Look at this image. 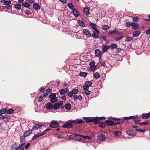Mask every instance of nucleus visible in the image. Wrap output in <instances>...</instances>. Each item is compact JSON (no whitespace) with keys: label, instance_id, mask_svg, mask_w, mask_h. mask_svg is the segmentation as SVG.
<instances>
[{"label":"nucleus","instance_id":"nucleus-54","mask_svg":"<svg viewBox=\"0 0 150 150\" xmlns=\"http://www.w3.org/2000/svg\"><path fill=\"white\" fill-rule=\"evenodd\" d=\"M92 37L94 38H98V35H96L95 32H93V34L92 35Z\"/></svg>","mask_w":150,"mask_h":150},{"label":"nucleus","instance_id":"nucleus-12","mask_svg":"<svg viewBox=\"0 0 150 150\" xmlns=\"http://www.w3.org/2000/svg\"><path fill=\"white\" fill-rule=\"evenodd\" d=\"M72 12L73 14L76 17H78L79 15V11L75 8L72 10Z\"/></svg>","mask_w":150,"mask_h":150},{"label":"nucleus","instance_id":"nucleus-43","mask_svg":"<svg viewBox=\"0 0 150 150\" xmlns=\"http://www.w3.org/2000/svg\"><path fill=\"white\" fill-rule=\"evenodd\" d=\"M80 75L84 77H86L87 76V73L84 72H81L80 73Z\"/></svg>","mask_w":150,"mask_h":150},{"label":"nucleus","instance_id":"nucleus-45","mask_svg":"<svg viewBox=\"0 0 150 150\" xmlns=\"http://www.w3.org/2000/svg\"><path fill=\"white\" fill-rule=\"evenodd\" d=\"M105 125L106 124L105 123L103 122L100 123L99 125V126L102 128H103L105 127Z\"/></svg>","mask_w":150,"mask_h":150},{"label":"nucleus","instance_id":"nucleus-16","mask_svg":"<svg viewBox=\"0 0 150 150\" xmlns=\"http://www.w3.org/2000/svg\"><path fill=\"white\" fill-rule=\"evenodd\" d=\"M118 30H110L108 32V36H110L111 35L117 34L118 33Z\"/></svg>","mask_w":150,"mask_h":150},{"label":"nucleus","instance_id":"nucleus-55","mask_svg":"<svg viewBox=\"0 0 150 150\" xmlns=\"http://www.w3.org/2000/svg\"><path fill=\"white\" fill-rule=\"evenodd\" d=\"M137 117H138V116L137 115H136L135 116H130L129 117V120L130 119H134L135 118H136Z\"/></svg>","mask_w":150,"mask_h":150},{"label":"nucleus","instance_id":"nucleus-64","mask_svg":"<svg viewBox=\"0 0 150 150\" xmlns=\"http://www.w3.org/2000/svg\"><path fill=\"white\" fill-rule=\"evenodd\" d=\"M38 98V102H41L43 100V97L42 96L39 97Z\"/></svg>","mask_w":150,"mask_h":150},{"label":"nucleus","instance_id":"nucleus-31","mask_svg":"<svg viewBox=\"0 0 150 150\" xmlns=\"http://www.w3.org/2000/svg\"><path fill=\"white\" fill-rule=\"evenodd\" d=\"M78 22L79 25L82 27H84L85 24L83 21L79 20L78 21Z\"/></svg>","mask_w":150,"mask_h":150},{"label":"nucleus","instance_id":"nucleus-40","mask_svg":"<svg viewBox=\"0 0 150 150\" xmlns=\"http://www.w3.org/2000/svg\"><path fill=\"white\" fill-rule=\"evenodd\" d=\"M110 28V27L108 25H104L103 26L102 28L104 30H107Z\"/></svg>","mask_w":150,"mask_h":150},{"label":"nucleus","instance_id":"nucleus-35","mask_svg":"<svg viewBox=\"0 0 150 150\" xmlns=\"http://www.w3.org/2000/svg\"><path fill=\"white\" fill-rule=\"evenodd\" d=\"M110 48L113 49L116 48L117 47V45L113 43L111 44L109 46Z\"/></svg>","mask_w":150,"mask_h":150},{"label":"nucleus","instance_id":"nucleus-42","mask_svg":"<svg viewBox=\"0 0 150 150\" xmlns=\"http://www.w3.org/2000/svg\"><path fill=\"white\" fill-rule=\"evenodd\" d=\"M56 94L54 93H52L50 94L49 96L50 98V99L56 98Z\"/></svg>","mask_w":150,"mask_h":150},{"label":"nucleus","instance_id":"nucleus-22","mask_svg":"<svg viewBox=\"0 0 150 150\" xmlns=\"http://www.w3.org/2000/svg\"><path fill=\"white\" fill-rule=\"evenodd\" d=\"M132 26L134 30L137 29L139 27L138 24L137 23L133 22Z\"/></svg>","mask_w":150,"mask_h":150},{"label":"nucleus","instance_id":"nucleus-21","mask_svg":"<svg viewBox=\"0 0 150 150\" xmlns=\"http://www.w3.org/2000/svg\"><path fill=\"white\" fill-rule=\"evenodd\" d=\"M10 119V117L7 116H4L3 117V120L5 122L9 121Z\"/></svg>","mask_w":150,"mask_h":150},{"label":"nucleus","instance_id":"nucleus-5","mask_svg":"<svg viewBox=\"0 0 150 150\" xmlns=\"http://www.w3.org/2000/svg\"><path fill=\"white\" fill-rule=\"evenodd\" d=\"M58 124L56 121L52 120L50 124V126L52 128H55L58 126Z\"/></svg>","mask_w":150,"mask_h":150},{"label":"nucleus","instance_id":"nucleus-15","mask_svg":"<svg viewBox=\"0 0 150 150\" xmlns=\"http://www.w3.org/2000/svg\"><path fill=\"white\" fill-rule=\"evenodd\" d=\"M113 120L114 125H120V122H121L120 119L117 118L114 119Z\"/></svg>","mask_w":150,"mask_h":150},{"label":"nucleus","instance_id":"nucleus-28","mask_svg":"<svg viewBox=\"0 0 150 150\" xmlns=\"http://www.w3.org/2000/svg\"><path fill=\"white\" fill-rule=\"evenodd\" d=\"M14 8L18 10L21 9V5L18 4H14Z\"/></svg>","mask_w":150,"mask_h":150},{"label":"nucleus","instance_id":"nucleus-36","mask_svg":"<svg viewBox=\"0 0 150 150\" xmlns=\"http://www.w3.org/2000/svg\"><path fill=\"white\" fill-rule=\"evenodd\" d=\"M53 107L55 109H57L59 107V104L58 103H56L53 106Z\"/></svg>","mask_w":150,"mask_h":150},{"label":"nucleus","instance_id":"nucleus-29","mask_svg":"<svg viewBox=\"0 0 150 150\" xmlns=\"http://www.w3.org/2000/svg\"><path fill=\"white\" fill-rule=\"evenodd\" d=\"M101 54V51L99 49H96L95 50V55L97 57H99Z\"/></svg>","mask_w":150,"mask_h":150},{"label":"nucleus","instance_id":"nucleus-56","mask_svg":"<svg viewBox=\"0 0 150 150\" xmlns=\"http://www.w3.org/2000/svg\"><path fill=\"white\" fill-rule=\"evenodd\" d=\"M72 91L73 93H78V92L79 91V90L77 89L74 88L73 89Z\"/></svg>","mask_w":150,"mask_h":150},{"label":"nucleus","instance_id":"nucleus-9","mask_svg":"<svg viewBox=\"0 0 150 150\" xmlns=\"http://www.w3.org/2000/svg\"><path fill=\"white\" fill-rule=\"evenodd\" d=\"M98 138L99 140L101 141H104L106 139L105 136L103 134L99 135Z\"/></svg>","mask_w":150,"mask_h":150},{"label":"nucleus","instance_id":"nucleus-51","mask_svg":"<svg viewBox=\"0 0 150 150\" xmlns=\"http://www.w3.org/2000/svg\"><path fill=\"white\" fill-rule=\"evenodd\" d=\"M133 22H127L126 23V25L127 26L129 27L130 26H132Z\"/></svg>","mask_w":150,"mask_h":150},{"label":"nucleus","instance_id":"nucleus-13","mask_svg":"<svg viewBox=\"0 0 150 150\" xmlns=\"http://www.w3.org/2000/svg\"><path fill=\"white\" fill-rule=\"evenodd\" d=\"M32 132V131L31 129H29L28 130L25 131L24 132V137H26L30 135Z\"/></svg>","mask_w":150,"mask_h":150},{"label":"nucleus","instance_id":"nucleus-46","mask_svg":"<svg viewBox=\"0 0 150 150\" xmlns=\"http://www.w3.org/2000/svg\"><path fill=\"white\" fill-rule=\"evenodd\" d=\"M96 69V67H90L89 69V71H94Z\"/></svg>","mask_w":150,"mask_h":150},{"label":"nucleus","instance_id":"nucleus-6","mask_svg":"<svg viewBox=\"0 0 150 150\" xmlns=\"http://www.w3.org/2000/svg\"><path fill=\"white\" fill-rule=\"evenodd\" d=\"M99 117H96L92 118V122H93L95 124L100 123Z\"/></svg>","mask_w":150,"mask_h":150},{"label":"nucleus","instance_id":"nucleus-17","mask_svg":"<svg viewBox=\"0 0 150 150\" xmlns=\"http://www.w3.org/2000/svg\"><path fill=\"white\" fill-rule=\"evenodd\" d=\"M1 3H3L4 5H9L11 3V1L10 0H1Z\"/></svg>","mask_w":150,"mask_h":150},{"label":"nucleus","instance_id":"nucleus-7","mask_svg":"<svg viewBox=\"0 0 150 150\" xmlns=\"http://www.w3.org/2000/svg\"><path fill=\"white\" fill-rule=\"evenodd\" d=\"M42 126L41 123H37L32 128V129L33 130H36L41 127Z\"/></svg>","mask_w":150,"mask_h":150},{"label":"nucleus","instance_id":"nucleus-23","mask_svg":"<svg viewBox=\"0 0 150 150\" xmlns=\"http://www.w3.org/2000/svg\"><path fill=\"white\" fill-rule=\"evenodd\" d=\"M105 122L108 125L111 126L114 125V122L112 120H106Z\"/></svg>","mask_w":150,"mask_h":150},{"label":"nucleus","instance_id":"nucleus-30","mask_svg":"<svg viewBox=\"0 0 150 150\" xmlns=\"http://www.w3.org/2000/svg\"><path fill=\"white\" fill-rule=\"evenodd\" d=\"M83 118L86 120V122H92L91 117H83Z\"/></svg>","mask_w":150,"mask_h":150},{"label":"nucleus","instance_id":"nucleus-2","mask_svg":"<svg viewBox=\"0 0 150 150\" xmlns=\"http://www.w3.org/2000/svg\"><path fill=\"white\" fill-rule=\"evenodd\" d=\"M92 84V83L91 81L86 82L83 86V88L84 90H88L90 86H91Z\"/></svg>","mask_w":150,"mask_h":150},{"label":"nucleus","instance_id":"nucleus-14","mask_svg":"<svg viewBox=\"0 0 150 150\" xmlns=\"http://www.w3.org/2000/svg\"><path fill=\"white\" fill-rule=\"evenodd\" d=\"M33 8L36 10H39L40 9V6L38 3H35L33 4Z\"/></svg>","mask_w":150,"mask_h":150},{"label":"nucleus","instance_id":"nucleus-37","mask_svg":"<svg viewBox=\"0 0 150 150\" xmlns=\"http://www.w3.org/2000/svg\"><path fill=\"white\" fill-rule=\"evenodd\" d=\"M22 5L25 7H27L28 8H29L30 7V5L28 2L23 3Z\"/></svg>","mask_w":150,"mask_h":150},{"label":"nucleus","instance_id":"nucleus-32","mask_svg":"<svg viewBox=\"0 0 150 150\" xmlns=\"http://www.w3.org/2000/svg\"><path fill=\"white\" fill-rule=\"evenodd\" d=\"M142 118H148L150 117V114L148 113L146 114L143 115H142Z\"/></svg>","mask_w":150,"mask_h":150},{"label":"nucleus","instance_id":"nucleus-59","mask_svg":"<svg viewBox=\"0 0 150 150\" xmlns=\"http://www.w3.org/2000/svg\"><path fill=\"white\" fill-rule=\"evenodd\" d=\"M83 136L82 137H83V139L84 140H85L87 139H90L91 138V137L88 136H84L82 135Z\"/></svg>","mask_w":150,"mask_h":150},{"label":"nucleus","instance_id":"nucleus-41","mask_svg":"<svg viewBox=\"0 0 150 150\" xmlns=\"http://www.w3.org/2000/svg\"><path fill=\"white\" fill-rule=\"evenodd\" d=\"M133 39V38L132 37H128L126 38L125 39V41L126 42H130Z\"/></svg>","mask_w":150,"mask_h":150},{"label":"nucleus","instance_id":"nucleus-61","mask_svg":"<svg viewBox=\"0 0 150 150\" xmlns=\"http://www.w3.org/2000/svg\"><path fill=\"white\" fill-rule=\"evenodd\" d=\"M25 143H23L21 145L19 146H18V148H17L18 149H22V148L25 145Z\"/></svg>","mask_w":150,"mask_h":150},{"label":"nucleus","instance_id":"nucleus-44","mask_svg":"<svg viewBox=\"0 0 150 150\" xmlns=\"http://www.w3.org/2000/svg\"><path fill=\"white\" fill-rule=\"evenodd\" d=\"M135 130L137 132H144L145 131L146 129H136Z\"/></svg>","mask_w":150,"mask_h":150},{"label":"nucleus","instance_id":"nucleus-27","mask_svg":"<svg viewBox=\"0 0 150 150\" xmlns=\"http://www.w3.org/2000/svg\"><path fill=\"white\" fill-rule=\"evenodd\" d=\"M140 32L139 31H136L133 34V36L134 37H137L140 34Z\"/></svg>","mask_w":150,"mask_h":150},{"label":"nucleus","instance_id":"nucleus-39","mask_svg":"<svg viewBox=\"0 0 150 150\" xmlns=\"http://www.w3.org/2000/svg\"><path fill=\"white\" fill-rule=\"evenodd\" d=\"M134 119L135 121L134 122L135 124H138L139 123L140 120V119L138 118V117H137L136 118H135Z\"/></svg>","mask_w":150,"mask_h":150},{"label":"nucleus","instance_id":"nucleus-52","mask_svg":"<svg viewBox=\"0 0 150 150\" xmlns=\"http://www.w3.org/2000/svg\"><path fill=\"white\" fill-rule=\"evenodd\" d=\"M59 92L61 94L63 95L66 93V91L64 89H61L59 91Z\"/></svg>","mask_w":150,"mask_h":150},{"label":"nucleus","instance_id":"nucleus-10","mask_svg":"<svg viewBox=\"0 0 150 150\" xmlns=\"http://www.w3.org/2000/svg\"><path fill=\"white\" fill-rule=\"evenodd\" d=\"M45 134V133H38L35 135L32 138V140L36 139L39 138L40 137L42 136L43 134Z\"/></svg>","mask_w":150,"mask_h":150},{"label":"nucleus","instance_id":"nucleus-8","mask_svg":"<svg viewBox=\"0 0 150 150\" xmlns=\"http://www.w3.org/2000/svg\"><path fill=\"white\" fill-rule=\"evenodd\" d=\"M74 123L75 125H78L79 124H82L84 122V121H83L82 120H74Z\"/></svg>","mask_w":150,"mask_h":150},{"label":"nucleus","instance_id":"nucleus-57","mask_svg":"<svg viewBox=\"0 0 150 150\" xmlns=\"http://www.w3.org/2000/svg\"><path fill=\"white\" fill-rule=\"evenodd\" d=\"M123 38V36H121L120 37H118L115 38V40L116 41L121 40Z\"/></svg>","mask_w":150,"mask_h":150},{"label":"nucleus","instance_id":"nucleus-25","mask_svg":"<svg viewBox=\"0 0 150 150\" xmlns=\"http://www.w3.org/2000/svg\"><path fill=\"white\" fill-rule=\"evenodd\" d=\"M83 12L84 14L86 15H88L89 13V10L87 8H84Z\"/></svg>","mask_w":150,"mask_h":150},{"label":"nucleus","instance_id":"nucleus-1","mask_svg":"<svg viewBox=\"0 0 150 150\" xmlns=\"http://www.w3.org/2000/svg\"><path fill=\"white\" fill-rule=\"evenodd\" d=\"M82 136H83L82 135L75 134L71 135L69 136V137L74 140L82 142L83 141V139L81 138Z\"/></svg>","mask_w":150,"mask_h":150},{"label":"nucleus","instance_id":"nucleus-38","mask_svg":"<svg viewBox=\"0 0 150 150\" xmlns=\"http://www.w3.org/2000/svg\"><path fill=\"white\" fill-rule=\"evenodd\" d=\"M113 132L115 135L117 137L120 136L121 134V132L120 131H115Z\"/></svg>","mask_w":150,"mask_h":150},{"label":"nucleus","instance_id":"nucleus-26","mask_svg":"<svg viewBox=\"0 0 150 150\" xmlns=\"http://www.w3.org/2000/svg\"><path fill=\"white\" fill-rule=\"evenodd\" d=\"M90 25L91 27V28L94 30L96 29L97 25L93 22H91L90 23Z\"/></svg>","mask_w":150,"mask_h":150},{"label":"nucleus","instance_id":"nucleus-63","mask_svg":"<svg viewBox=\"0 0 150 150\" xmlns=\"http://www.w3.org/2000/svg\"><path fill=\"white\" fill-rule=\"evenodd\" d=\"M139 18L137 16L134 17L133 18V20L134 21H136L139 20Z\"/></svg>","mask_w":150,"mask_h":150},{"label":"nucleus","instance_id":"nucleus-58","mask_svg":"<svg viewBox=\"0 0 150 150\" xmlns=\"http://www.w3.org/2000/svg\"><path fill=\"white\" fill-rule=\"evenodd\" d=\"M65 135L64 134V133L61 134L59 135L58 137L60 138H63L65 137Z\"/></svg>","mask_w":150,"mask_h":150},{"label":"nucleus","instance_id":"nucleus-24","mask_svg":"<svg viewBox=\"0 0 150 150\" xmlns=\"http://www.w3.org/2000/svg\"><path fill=\"white\" fill-rule=\"evenodd\" d=\"M46 107L48 109H51L52 108L53 105L50 103H48L46 104Z\"/></svg>","mask_w":150,"mask_h":150},{"label":"nucleus","instance_id":"nucleus-11","mask_svg":"<svg viewBox=\"0 0 150 150\" xmlns=\"http://www.w3.org/2000/svg\"><path fill=\"white\" fill-rule=\"evenodd\" d=\"M73 97V99L75 101H76L77 100H81L82 98V96L81 95H79L78 96L76 95H74Z\"/></svg>","mask_w":150,"mask_h":150},{"label":"nucleus","instance_id":"nucleus-20","mask_svg":"<svg viewBox=\"0 0 150 150\" xmlns=\"http://www.w3.org/2000/svg\"><path fill=\"white\" fill-rule=\"evenodd\" d=\"M109 47L108 46L104 45L102 48V50L103 52H105L107 51Z\"/></svg>","mask_w":150,"mask_h":150},{"label":"nucleus","instance_id":"nucleus-47","mask_svg":"<svg viewBox=\"0 0 150 150\" xmlns=\"http://www.w3.org/2000/svg\"><path fill=\"white\" fill-rule=\"evenodd\" d=\"M58 100L56 98H53L51 99L50 101L52 103H54L57 102Z\"/></svg>","mask_w":150,"mask_h":150},{"label":"nucleus","instance_id":"nucleus-60","mask_svg":"<svg viewBox=\"0 0 150 150\" xmlns=\"http://www.w3.org/2000/svg\"><path fill=\"white\" fill-rule=\"evenodd\" d=\"M90 91L88 90H85L84 91V93L86 95H88L90 94Z\"/></svg>","mask_w":150,"mask_h":150},{"label":"nucleus","instance_id":"nucleus-62","mask_svg":"<svg viewBox=\"0 0 150 150\" xmlns=\"http://www.w3.org/2000/svg\"><path fill=\"white\" fill-rule=\"evenodd\" d=\"M73 94L74 93H73L72 91H71L68 93V96L70 97L72 96L73 95Z\"/></svg>","mask_w":150,"mask_h":150},{"label":"nucleus","instance_id":"nucleus-18","mask_svg":"<svg viewBox=\"0 0 150 150\" xmlns=\"http://www.w3.org/2000/svg\"><path fill=\"white\" fill-rule=\"evenodd\" d=\"M127 133L129 135H135L136 134V132L134 131H133L131 130H128L127 131Z\"/></svg>","mask_w":150,"mask_h":150},{"label":"nucleus","instance_id":"nucleus-34","mask_svg":"<svg viewBox=\"0 0 150 150\" xmlns=\"http://www.w3.org/2000/svg\"><path fill=\"white\" fill-rule=\"evenodd\" d=\"M100 76V75L99 73L96 72L94 74L93 77L96 79H98Z\"/></svg>","mask_w":150,"mask_h":150},{"label":"nucleus","instance_id":"nucleus-53","mask_svg":"<svg viewBox=\"0 0 150 150\" xmlns=\"http://www.w3.org/2000/svg\"><path fill=\"white\" fill-rule=\"evenodd\" d=\"M95 62L94 61H91L90 64L89 65L90 67H95Z\"/></svg>","mask_w":150,"mask_h":150},{"label":"nucleus","instance_id":"nucleus-48","mask_svg":"<svg viewBox=\"0 0 150 150\" xmlns=\"http://www.w3.org/2000/svg\"><path fill=\"white\" fill-rule=\"evenodd\" d=\"M149 122H144L139 123L140 125H149Z\"/></svg>","mask_w":150,"mask_h":150},{"label":"nucleus","instance_id":"nucleus-33","mask_svg":"<svg viewBox=\"0 0 150 150\" xmlns=\"http://www.w3.org/2000/svg\"><path fill=\"white\" fill-rule=\"evenodd\" d=\"M14 112V110L11 109H10L8 110H6V112L8 114H11Z\"/></svg>","mask_w":150,"mask_h":150},{"label":"nucleus","instance_id":"nucleus-19","mask_svg":"<svg viewBox=\"0 0 150 150\" xmlns=\"http://www.w3.org/2000/svg\"><path fill=\"white\" fill-rule=\"evenodd\" d=\"M67 6L72 11L75 9L74 6L72 4L69 3L68 4Z\"/></svg>","mask_w":150,"mask_h":150},{"label":"nucleus","instance_id":"nucleus-49","mask_svg":"<svg viewBox=\"0 0 150 150\" xmlns=\"http://www.w3.org/2000/svg\"><path fill=\"white\" fill-rule=\"evenodd\" d=\"M71 108V105L70 104H66V110H70Z\"/></svg>","mask_w":150,"mask_h":150},{"label":"nucleus","instance_id":"nucleus-50","mask_svg":"<svg viewBox=\"0 0 150 150\" xmlns=\"http://www.w3.org/2000/svg\"><path fill=\"white\" fill-rule=\"evenodd\" d=\"M5 112H6V109H2L1 110H0V115H1L2 114L5 113Z\"/></svg>","mask_w":150,"mask_h":150},{"label":"nucleus","instance_id":"nucleus-4","mask_svg":"<svg viewBox=\"0 0 150 150\" xmlns=\"http://www.w3.org/2000/svg\"><path fill=\"white\" fill-rule=\"evenodd\" d=\"M83 34L86 36V37L89 38L91 36V33L88 29H85L83 30Z\"/></svg>","mask_w":150,"mask_h":150},{"label":"nucleus","instance_id":"nucleus-3","mask_svg":"<svg viewBox=\"0 0 150 150\" xmlns=\"http://www.w3.org/2000/svg\"><path fill=\"white\" fill-rule=\"evenodd\" d=\"M74 123V120H70L66 122V128H69L72 127Z\"/></svg>","mask_w":150,"mask_h":150}]
</instances>
